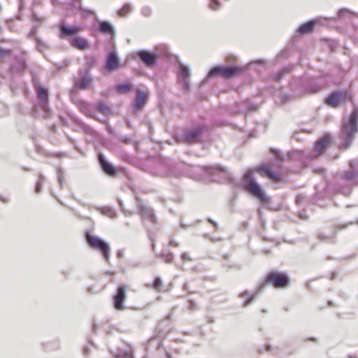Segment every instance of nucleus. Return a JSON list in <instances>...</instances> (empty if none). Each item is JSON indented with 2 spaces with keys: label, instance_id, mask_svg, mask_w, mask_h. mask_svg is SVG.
Returning a JSON list of instances; mask_svg holds the SVG:
<instances>
[{
  "label": "nucleus",
  "instance_id": "f257e3e1",
  "mask_svg": "<svg viewBox=\"0 0 358 358\" xmlns=\"http://www.w3.org/2000/svg\"><path fill=\"white\" fill-rule=\"evenodd\" d=\"M324 103L331 108L345 106L348 102L352 103V110L350 114L342 117L340 138L342 143L340 149H348L358 133V106L353 102V93L350 89H336L332 90L324 99Z\"/></svg>",
  "mask_w": 358,
  "mask_h": 358
},
{
  "label": "nucleus",
  "instance_id": "f03ea898",
  "mask_svg": "<svg viewBox=\"0 0 358 358\" xmlns=\"http://www.w3.org/2000/svg\"><path fill=\"white\" fill-rule=\"evenodd\" d=\"M199 169L211 175L221 173L227 182L232 187H240L244 190L248 191L264 204H268L271 202V198L265 194L263 187L255 179L253 168H249L246 170L240 182L234 178L228 170L219 164L203 166Z\"/></svg>",
  "mask_w": 358,
  "mask_h": 358
},
{
  "label": "nucleus",
  "instance_id": "7ed1b4c3",
  "mask_svg": "<svg viewBox=\"0 0 358 358\" xmlns=\"http://www.w3.org/2000/svg\"><path fill=\"white\" fill-rule=\"evenodd\" d=\"M248 70L249 66H248L231 64L214 65L208 70L206 77L199 83V87L207 84L212 78L220 77L226 80H231L245 73Z\"/></svg>",
  "mask_w": 358,
  "mask_h": 358
},
{
  "label": "nucleus",
  "instance_id": "20e7f679",
  "mask_svg": "<svg viewBox=\"0 0 358 358\" xmlns=\"http://www.w3.org/2000/svg\"><path fill=\"white\" fill-rule=\"evenodd\" d=\"M180 165L169 158H163L153 162L148 172L155 176L179 177L181 174Z\"/></svg>",
  "mask_w": 358,
  "mask_h": 358
},
{
  "label": "nucleus",
  "instance_id": "39448f33",
  "mask_svg": "<svg viewBox=\"0 0 358 358\" xmlns=\"http://www.w3.org/2000/svg\"><path fill=\"white\" fill-rule=\"evenodd\" d=\"M290 284V278L286 272L272 270L268 272L259 282L256 292H262L266 285H271L275 289H284L289 287Z\"/></svg>",
  "mask_w": 358,
  "mask_h": 358
},
{
  "label": "nucleus",
  "instance_id": "423d86ee",
  "mask_svg": "<svg viewBox=\"0 0 358 358\" xmlns=\"http://www.w3.org/2000/svg\"><path fill=\"white\" fill-rule=\"evenodd\" d=\"M32 81L36 92V94L41 98L40 101L36 103L33 108L32 116L34 118H40L41 116L38 115V110H42L43 114L41 117L44 119H48L51 115V110L48 106V92L45 85L39 83L36 76L33 77Z\"/></svg>",
  "mask_w": 358,
  "mask_h": 358
},
{
  "label": "nucleus",
  "instance_id": "0eeeda50",
  "mask_svg": "<svg viewBox=\"0 0 358 358\" xmlns=\"http://www.w3.org/2000/svg\"><path fill=\"white\" fill-rule=\"evenodd\" d=\"M85 239L90 248L101 253L105 262L109 263L110 246L108 241L92 234L90 230L85 231Z\"/></svg>",
  "mask_w": 358,
  "mask_h": 358
},
{
  "label": "nucleus",
  "instance_id": "6e6552de",
  "mask_svg": "<svg viewBox=\"0 0 358 358\" xmlns=\"http://www.w3.org/2000/svg\"><path fill=\"white\" fill-rule=\"evenodd\" d=\"M132 57L138 64H143L146 67L153 69L158 65L160 55L155 50L142 49L134 52Z\"/></svg>",
  "mask_w": 358,
  "mask_h": 358
},
{
  "label": "nucleus",
  "instance_id": "1a4fd4ad",
  "mask_svg": "<svg viewBox=\"0 0 358 358\" xmlns=\"http://www.w3.org/2000/svg\"><path fill=\"white\" fill-rule=\"evenodd\" d=\"M209 131V126L205 124H200L192 128L185 129L182 140L185 143H200L203 140V134Z\"/></svg>",
  "mask_w": 358,
  "mask_h": 358
},
{
  "label": "nucleus",
  "instance_id": "9d476101",
  "mask_svg": "<svg viewBox=\"0 0 358 358\" xmlns=\"http://www.w3.org/2000/svg\"><path fill=\"white\" fill-rule=\"evenodd\" d=\"M91 35L96 37L99 34L106 35L110 40H114L115 37V28L113 23L106 20H98L94 22L90 29Z\"/></svg>",
  "mask_w": 358,
  "mask_h": 358
},
{
  "label": "nucleus",
  "instance_id": "9b49d317",
  "mask_svg": "<svg viewBox=\"0 0 358 358\" xmlns=\"http://www.w3.org/2000/svg\"><path fill=\"white\" fill-rule=\"evenodd\" d=\"M148 98V93L144 90H139L137 91L128 110V113L131 117L134 118H138L139 117V113L147 103Z\"/></svg>",
  "mask_w": 358,
  "mask_h": 358
},
{
  "label": "nucleus",
  "instance_id": "f8f14e48",
  "mask_svg": "<svg viewBox=\"0 0 358 358\" xmlns=\"http://www.w3.org/2000/svg\"><path fill=\"white\" fill-rule=\"evenodd\" d=\"M296 84L304 94H313L321 90V85L317 78L311 76L301 77Z\"/></svg>",
  "mask_w": 358,
  "mask_h": 358
},
{
  "label": "nucleus",
  "instance_id": "ddd939ff",
  "mask_svg": "<svg viewBox=\"0 0 358 358\" xmlns=\"http://www.w3.org/2000/svg\"><path fill=\"white\" fill-rule=\"evenodd\" d=\"M122 66V61L118 57L115 48L108 50L102 71L103 73H111Z\"/></svg>",
  "mask_w": 358,
  "mask_h": 358
},
{
  "label": "nucleus",
  "instance_id": "4468645a",
  "mask_svg": "<svg viewBox=\"0 0 358 358\" xmlns=\"http://www.w3.org/2000/svg\"><path fill=\"white\" fill-rule=\"evenodd\" d=\"M58 36L64 40H69L70 41L76 36L77 34H79L82 29V27L79 25H69L62 20L58 24Z\"/></svg>",
  "mask_w": 358,
  "mask_h": 358
},
{
  "label": "nucleus",
  "instance_id": "2eb2a0df",
  "mask_svg": "<svg viewBox=\"0 0 358 358\" xmlns=\"http://www.w3.org/2000/svg\"><path fill=\"white\" fill-rule=\"evenodd\" d=\"M191 75L190 68L187 65L180 63L177 69V80L182 85L184 92H187L190 90L189 78Z\"/></svg>",
  "mask_w": 358,
  "mask_h": 358
},
{
  "label": "nucleus",
  "instance_id": "dca6fc26",
  "mask_svg": "<svg viewBox=\"0 0 358 358\" xmlns=\"http://www.w3.org/2000/svg\"><path fill=\"white\" fill-rule=\"evenodd\" d=\"M320 22L317 17L310 19L302 24H301L296 29L292 40L293 41L299 39L304 35L312 34L316 27V25Z\"/></svg>",
  "mask_w": 358,
  "mask_h": 358
},
{
  "label": "nucleus",
  "instance_id": "f3484780",
  "mask_svg": "<svg viewBox=\"0 0 358 358\" xmlns=\"http://www.w3.org/2000/svg\"><path fill=\"white\" fill-rule=\"evenodd\" d=\"M351 168L341 173L340 176L345 181L350 182L353 185H358V159H351L348 162Z\"/></svg>",
  "mask_w": 358,
  "mask_h": 358
},
{
  "label": "nucleus",
  "instance_id": "a211bd4d",
  "mask_svg": "<svg viewBox=\"0 0 358 358\" xmlns=\"http://www.w3.org/2000/svg\"><path fill=\"white\" fill-rule=\"evenodd\" d=\"M262 177L270 178L273 182H278L282 179V176L278 173L271 164L262 163L254 169Z\"/></svg>",
  "mask_w": 358,
  "mask_h": 358
},
{
  "label": "nucleus",
  "instance_id": "6ab92c4d",
  "mask_svg": "<svg viewBox=\"0 0 358 358\" xmlns=\"http://www.w3.org/2000/svg\"><path fill=\"white\" fill-rule=\"evenodd\" d=\"M71 118L73 123L79 126L83 131L85 134H90L94 138L99 140L101 145L104 148H109V144L108 143V141L101 138L99 135V134L92 127H90L89 125L84 123L80 119L71 115Z\"/></svg>",
  "mask_w": 358,
  "mask_h": 358
},
{
  "label": "nucleus",
  "instance_id": "aec40b11",
  "mask_svg": "<svg viewBox=\"0 0 358 358\" xmlns=\"http://www.w3.org/2000/svg\"><path fill=\"white\" fill-rule=\"evenodd\" d=\"M127 299V286L120 285L113 294V303L116 310H122L125 308L124 301Z\"/></svg>",
  "mask_w": 358,
  "mask_h": 358
},
{
  "label": "nucleus",
  "instance_id": "412c9836",
  "mask_svg": "<svg viewBox=\"0 0 358 358\" xmlns=\"http://www.w3.org/2000/svg\"><path fill=\"white\" fill-rule=\"evenodd\" d=\"M97 159L101 169L105 174L112 177L117 174L118 169L110 162L103 153L97 154Z\"/></svg>",
  "mask_w": 358,
  "mask_h": 358
},
{
  "label": "nucleus",
  "instance_id": "4be33fe9",
  "mask_svg": "<svg viewBox=\"0 0 358 358\" xmlns=\"http://www.w3.org/2000/svg\"><path fill=\"white\" fill-rule=\"evenodd\" d=\"M233 110L235 113L246 114L257 111L258 106L256 103L245 99L236 102Z\"/></svg>",
  "mask_w": 358,
  "mask_h": 358
},
{
  "label": "nucleus",
  "instance_id": "5701e85b",
  "mask_svg": "<svg viewBox=\"0 0 358 358\" xmlns=\"http://www.w3.org/2000/svg\"><path fill=\"white\" fill-rule=\"evenodd\" d=\"M79 78L73 76L75 80L78 83L77 85L81 87L83 90H89L92 86L93 77L91 72L84 71L83 69L78 70Z\"/></svg>",
  "mask_w": 358,
  "mask_h": 358
},
{
  "label": "nucleus",
  "instance_id": "b1692460",
  "mask_svg": "<svg viewBox=\"0 0 358 358\" xmlns=\"http://www.w3.org/2000/svg\"><path fill=\"white\" fill-rule=\"evenodd\" d=\"M315 192L313 194L312 199H311V203L313 204L317 205L322 208H324V206L320 205L317 201L320 199H330L331 194L329 192V184L328 182H326L324 187L322 189H320L318 185L315 186Z\"/></svg>",
  "mask_w": 358,
  "mask_h": 358
},
{
  "label": "nucleus",
  "instance_id": "393cba45",
  "mask_svg": "<svg viewBox=\"0 0 358 358\" xmlns=\"http://www.w3.org/2000/svg\"><path fill=\"white\" fill-rule=\"evenodd\" d=\"M27 69V64L23 59H18L15 63L12 64L8 69V74L11 77L16 75H22Z\"/></svg>",
  "mask_w": 358,
  "mask_h": 358
},
{
  "label": "nucleus",
  "instance_id": "a878e982",
  "mask_svg": "<svg viewBox=\"0 0 358 358\" xmlns=\"http://www.w3.org/2000/svg\"><path fill=\"white\" fill-rule=\"evenodd\" d=\"M332 138L329 133L323 134L315 143V150L317 152L324 151L331 143Z\"/></svg>",
  "mask_w": 358,
  "mask_h": 358
},
{
  "label": "nucleus",
  "instance_id": "bb28decb",
  "mask_svg": "<svg viewBox=\"0 0 358 358\" xmlns=\"http://www.w3.org/2000/svg\"><path fill=\"white\" fill-rule=\"evenodd\" d=\"M94 108L96 111H98L105 116H113L115 111L112 107L104 101H98L94 104Z\"/></svg>",
  "mask_w": 358,
  "mask_h": 358
},
{
  "label": "nucleus",
  "instance_id": "cd10ccee",
  "mask_svg": "<svg viewBox=\"0 0 358 358\" xmlns=\"http://www.w3.org/2000/svg\"><path fill=\"white\" fill-rule=\"evenodd\" d=\"M71 45L78 50H83L89 47V43L84 37L77 34L70 41Z\"/></svg>",
  "mask_w": 358,
  "mask_h": 358
},
{
  "label": "nucleus",
  "instance_id": "c85d7f7f",
  "mask_svg": "<svg viewBox=\"0 0 358 358\" xmlns=\"http://www.w3.org/2000/svg\"><path fill=\"white\" fill-rule=\"evenodd\" d=\"M139 213L142 217H146L152 223L155 224L157 222V217L155 215L152 209H149L146 206L143 204L138 205Z\"/></svg>",
  "mask_w": 358,
  "mask_h": 358
},
{
  "label": "nucleus",
  "instance_id": "c756f323",
  "mask_svg": "<svg viewBox=\"0 0 358 358\" xmlns=\"http://www.w3.org/2000/svg\"><path fill=\"white\" fill-rule=\"evenodd\" d=\"M80 1L73 0V1L70 3V6L77 9L83 17L86 18L90 16H92L95 15V12L90 8H84L81 6H79L78 3L81 2Z\"/></svg>",
  "mask_w": 358,
  "mask_h": 358
},
{
  "label": "nucleus",
  "instance_id": "7c9ffc66",
  "mask_svg": "<svg viewBox=\"0 0 358 358\" xmlns=\"http://www.w3.org/2000/svg\"><path fill=\"white\" fill-rule=\"evenodd\" d=\"M78 107L80 110L87 117L92 119L96 118V110L94 108V105L91 106L85 101H81L79 103Z\"/></svg>",
  "mask_w": 358,
  "mask_h": 358
},
{
  "label": "nucleus",
  "instance_id": "2f4dec72",
  "mask_svg": "<svg viewBox=\"0 0 358 358\" xmlns=\"http://www.w3.org/2000/svg\"><path fill=\"white\" fill-rule=\"evenodd\" d=\"M239 297L244 299L242 307L245 308L255 300L256 294L245 290L239 294Z\"/></svg>",
  "mask_w": 358,
  "mask_h": 358
},
{
  "label": "nucleus",
  "instance_id": "473e14b6",
  "mask_svg": "<svg viewBox=\"0 0 358 358\" xmlns=\"http://www.w3.org/2000/svg\"><path fill=\"white\" fill-rule=\"evenodd\" d=\"M223 262H222V266L227 268H233L239 270L242 268V266L241 264L235 262L230 259V255L229 254H224L223 255Z\"/></svg>",
  "mask_w": 358,
  "mask_h": 358
},
{
  "label": "nucleus",
  "instance_id": "72a5a7b5",
  "mask_svg": "<svg viewBox=\"0 0 358 358\" xmlns=\"http://www.w3.org/2000/svg\"><path fill=\"white\" fill-rule=\"evenodd\" d=\"M132 89V85L129 82H123L116 85L115 90L120 94H127Z\"/></svg>",
  "mask_w": 358,
  "mask_h": 358
},
{
  "label": "nucleus",
  "instance_id": "f704fd0d",
  "mask_svg": "<svg viewBox=\"0 0 358 358\" xmlns=\"http://www.w3.org/2000/svg\"><path fill=\"white\" fill-rule=\"evenodd\" d=\"M99 211L103 215L110 218H115L117 217V212L114 208L110 206H103L99 208Z\"/></svg>",
  "mask_w": 358,
  "mask_h": 358
},
{
  "label": "nucleus",
  "instance_id": "c9c22d12",
  "mask_svg": "<svg viewBox=\"0 0 358 358\" xmlns=\"http://www.w3.org/2000/svg\"><path fill=\"white\" fill-rule=\"evenodd\" d=\"M171 331V329H169L167 331H165L161 325H159L156 327L155 330V335L150 339L148 342V345H150L151 343L155 340V338H159L160 339L164 338L167 334Z\"/></svg>",
  "mask_w": 358,
  "mask_h": 358
},
{
  "label": "nucleus",
  "instance_id": "e433bc0d",
  "mask_svg": "<svg viewBox=\"0 0 358 358\" xmlns=\"http://www.w3.org/2000/svg\"><path fill=\"white\" fill-rule=\"evenodd\" d=\"M96 62V58L95 56H94V55L87 56L85 57V68L83 69V70L91 72V70L94 66Z\"/></svg>",
  "mask_w": 358,
  "mask_h": 358
},
{
  "label": "nucleus",
  "instance_id": "4c0bfd02",
  "mask_svg": "<svg viewBox=\"0 0 358 358\" xmlns=\"http://www.w3.org/2000/svg\"><path fill=\"white\" fill-rule=\"evenodd\" d=\"M305 156V152L302 150H292L287 154V157L292 159L301 160Z\"/></svg>",
  "mask_w": 358,
  "mask_h": 358
},
{
  "label": "nucleus",
  "instance_id": "58836bf2",
  "mask_svg": "<svg viewBox=\"0 0 358 358\" xmlns=\"http://www.w3.org/2000/svg\"><path fill=\"white\" fill-rule=\"evenodd\" d=\"M271 153L273 155L276 160V164L282 162L285 159V157L283 153H282L280 150L275 148H272L271 150Z\"/></svg>",
  "mask_w": 358,
  "mask_h": 358
},
{
  "label": "nucleus",
  "instance_id": "ea45409f",
  "mask_svg": "<svg viewBox=\"0 0 358 358\" xmlns=\"http://www.w3.org/2000/svg\"><path fill=\"white\" fill-rule=\"evenodd\" d=\"M352 14V12L350 9L346 8H341L338 10L336 15L334 17V20H340L348 15H351Z\"/></svg>",
  "mask_w": 358,
  "mask_h": 358
},
{
  "label": "nucleus",
  "instance_id": "a19ab883",
  "mask_svg": "<svg viewBox=\"0 0 358 358\" xmlns=\"http://www.w3.org/2000/svg\"><path fill=\"white\" fill-rule=\"evenodd\" d=\"M155 255L159 258H161L164 262L167 264H171L173 262V255L171 252H169L168 254L162 252L159 254H155Z\"/></svg>",
  "mask_w": 358,
  "mask_h": 358
},
{
  "label": "nucleus",
  "instance_id": "79ce46f5",
  "mask_svg": "<svg viewBox=\"0 0 358 358\" xmlns=\"http://www.w3.org/2000/svg\"><path fill=\"white\" fill-rule=\"evenodd\" d=\"M317 238L321 241L331 243H334L336 240L335 234L327 236L324 234L323 233H318Z\"/></svg>",
  "mask_w": 358,
  "mask_h": 358
},
{
  "label": "nucleus",
  "instance_id": "37998d69",
  "mask_svg": "<svg viewBox=\"0 0 358 358\" xmlns=\"http://www.w3.org/2000/svg\"><path fill=\"white\" fill-rule=\"evenodd\" d=\"M36 48L40 52H43L45 49L48 48L46 43L43 41L40 37H35Z\"/></svg>",
  "mask_w": 358,
  "mask_h": 358
},
{
  "label": "nucleus",
  "instance_id": "c03bdc74",
  "mask_svg": "<svg viewBox=\"0 0 358 358\" xmlns=\"http://www.w3.org/2000/svg\"><path fill=\"white\" fill-rule=\"evenodd\" d=\"M132 10V6L129 3H126L123 6L118 10V15L120 16L125 15L127 13Z\"/></svg>",
  "mask_w": 358,
  "mask_h": 358
},
{
  "label": "nucleus",
  "instance_id": "a18cd8bd",
  "mask_svg": "<svg viewBox=\"0 0 358 358\" xmlns=\"http://www.w3.org/2000/svg\"><path fill=\"white\" fill-rule=\"evenodd\" d=\"M289 67H284L280 69L277 73H275L273 78L275 80H280L285 75L286 72L289 69Z\"/></svg>",
  "mask_w": 358,
  "mask_h": 358
},
{
  "label": "nucleus",
  "instance_id": "49530a36",
  "mask_svg": "<svg viewBox=\"0 0 358 358\" xmlns=\"http://www.w3.org/2000/svg\"><path fill=\"white\" fill-rule=\"evenodd\" d=\"M116 137L123 143H131L133 142V138L130 136L117 134Z\"/></svg>",
  "mask_w": 358,
  "mask_h": 358
},
{
  "label": "nucleus",
  "instance_id": "de8ad7c7",
  "mask_svg": "<svg viewBox=\"0 0 358 358\" xmlns=\"http://www.w3.org/2000/svg\"><path fill=\"white\" fill-rule=\"evenodd\" d=\"M63 173H64V170H63L62 168H61V167H57V179H58V181H59V186H60V187L62 189L64 187Z\"/></svg>",
  "mask_w": 358,
  "mask_h": 358
},
{
  "label": "nucleus",
  "instance_id": "09e8293b",
  "mask_svg": "<svg viewBox=\"0 0 358 358\" xmlns=\"http://www.w3.org/2000/svg\"><path fill=\"white\" fill-rule=\"evenodd\" d=\"M153 285L157 291H161L162 289V281L159 276H156L154 278Z\"/></svg>",
  "mask_w": 358,
  "mask_h": 358
},
{
  "label": "nucleus",
  "instance_id": "8fccbe9b",
  "mask_svg": "<svg viewBox=\"0 0 358 358\" xmlns=\"http://www.w3.org/2000/svg\"><path fill=\"white\" fill-rule=\"evenodd\" d=\"M221 6V3L220 0H210V3L208 7L210 9L213 10H216L219 9Z\"/></svg>",
  "mask_w": 358,
  "mask_h": 358
},
{
  "label": "nucleus",
  "instance_id": "3c124183",
  "mask_svg": "<svg viewBox=\"0 0 358 358\" xmlns=\"http://www.w3.org/2000/svg\"><path fill=\"white\" fill-rule=\"evenodd\" d=\"M73 86L70 90V96L71 99H73V96L80 90H83L81 87L77 85V82L75 80V79L73 78Z\"/></svg>",
  "mask_w": 358,
  "mask_h": 358
},
{
  "label": "nucleus",
  "instance_id": "603ef678",
  "mask_svg": "<svg viewBox=\"0 0 358 358\" xmlns=\"http://www.w3.org/2000/svg\"><path fill=\"white\" fill-rule=\"evenodd\" d=\"M187 303H188V309L191 312H194L198 309V305L194 300L189 299L187 301Z\"/></svg>",
  "mask_w": 358,
  "mask_h": 358
},
{
  "label": "nucleus",
  "instance_id": "864d4df0",
  "mask_svg": "<svg viewBox=\"0 0 358 358\" xmlns=\"http://www.w3.org/2000/svg\"><path fill=\"white\" fill-rule=\"evenodd\" d=\"M12 53V50L8 48H3L0 45V59L4 58Z\"/></svg>",
  "mask_w": 358,
  "mask_h": 358
},
{
  "label": "nucleus",
  "instance_id": "5fc2aeb1",
  "mask_svg": "<svg viewBox=\"0 0 358 358\" xmlns=\"http://www.w3.org/2000/svg\"><path fill=\"white\" fill-rule=\"evenodd\" d=\"M290 50L289 48H285L282 50L276 56L277 59H280L282 57H287L289 55Z\"/></svg>",
  "mask_w": 358,
  "mask_h": 358
},
{
  "label": "nucleus",
  "instance_id": "6e6d98bb",
  "mask_svg": "<svg viewBox=\"0 0 358 358\" xmlns=\"http://www.w3.org/2000/svg\"><path fill=\"white\" fill-rule=\"evenodd\" d=\"M141 14L145 17H150L152 14V9L149 6H143L141 8Z\"/></svg>",
  "mask_w": 358,
  "mask_h": 358
},
{
  "label": "nucleus",
  "instance_id": "4d7b16f0",
  "mask_svg": "<svg viewBox=\"0 0 358 358\" xmlns=\"http://www.w3.org/2000/svg\"><path fill=\"white\" fill-rule=\"evenodd\" d=\"M37 31H38L37 25L34 24L31 31L29 33V37L30 38H34L35 40V37H37L36 36Z\"/></svg>",
  "mask_w": 358,
  "mask_h": 358
},
{
  "label": "nucleus",
  "instance_id": "13d9d810",
  "mask_svg": "<svg viewBox=\"0 0 358 358\" xmlns=\"http://www.w3.org/2000/svg\"><path fill=\"white\" fill-rule=\"evenodd\" d=\"M291 99V96L287 93H282L280 95V100L282 103H287Z\"/></svg>",
  "mask_w": 358,
  "mask_h": 358
},
{
  "label": "nucleus",
  "instance_id": "bf43d9fd",
  "mask_svg": "<svg viewBox=\"0 0 358 358\" xmlns=\"http://www.w3.org/2000/svg\"><path fill=\"white\" fill-rule=\"evenodd\" d=\"M306 196L302 194H298L295 197V203L297 206H300L305 200Z\"/></svg>",
  "mask_w": 358,
  "mask_h": 358
},
{
  "label": "nucleus",
  "instance_id": "052dcab7",
  "mask_svg": "<svg viewBox=\"0 0 358 358\" xmlns=\"http://www.w3.org/2000/svg\"><path fill=\"white\" fill-rule=\"evenodd\" d=\"M272 350H273L272 346H271L269 343H266V344L265 345V348H264V349H263V348H259V349H258V352H259V354H262V353H263V352H264V350H266V351H267V352H271V351H272Z\"/></svg>",
  "mask_w": 358,
  "mask_h": 358
},
{
  "label": "nucleus",
  "instance_id": "680f3d73",
  "mask_svg": "<svg viewBox=\"0 0 358 358\" xmlns=\"http://www.w3.org/2000/svg\"><path fill=\"white\" fill-rule=\"evenodd\" d=\"M31 17L36 23H41L43 20L42 17H39L36 13L34 12L31 13Z\"/></svg>",
  "mask_w": 358,
  "mask_h": 358
},
{
  "label": "nucleus",
  "instance_id": "e2e57ef3",
  "mask_svg": "<svg viewBox=\"0 0 358 358\" xmlns=\"http://www.w3.org/2000/svg\"><path fill=\"white\" fill-rule=\"evenodd\" d=\"M107 131L112 135H114L115 136H117V134L115 132V129L110 126L109 124L106 126Z\"/></svg>",
  "mask_w": 358,
  "mask_h": 358
},
{
  "label": "nucleus",
  "instance_id": "0e129e2a",
  "mask_svg": "<svg viewBox=\"0 0 358 358\" xmlns=\"http://www.w3.org/2000/svg\"><path fill=\"white\" fill-rule=\"evenodd\" d=\"M90 351H91V349H90V348L89 346H87V345L84 346V348L83 349V356L85 358H87L89 355H90Z\"/></svg>",
  "mask_w": 358,
  "mask_h": 358
},
{
  "label": "nucleus",
  "instance_id": "69168bd1",
  "mask_svg": "<svg viewBox=\"0 0 358 358\" xmlns=\"http://www.w3.org/2000/svg\"><path fill=\"white\" fill-rule=\"evenodd\" d=\"M110 352L115 358H123V355L119 350H111Z\"/></svg>",
  "mask_w": 358,
  "mask_h": 358
},
{
  "label": "nucleus",
  "instance_id": "338daca9",
  "mask_svg": "<svg viewBox=\"0 0 358 358\" xmlns=\"http://www.w3.org/2000/svg\"><path fill=\"white\" fill-rule=\"evenodd\" d=\"M207 220L209 223H210L215 229V230H218L219 229V225L218 224L214 221L213 219H211L210 217H208L207 218Z\"/></svg>",
  "mask_w": 358,
  "mask_h": 358
},
{
  "label": "nucleus",
  "instance_id": "774afa93",
  "mask_svg": "<svg viewBox=\"0 0 358 358\" xmlns=\"http://www.w3.org/2000/svg\"><path fill=\"white\" fill-rule=\"evenodd\" d=\"M298 216L300 219L303 220H307L308 218V216L303 212H299Z\"/></svg>",
  "mask_w": 358,
  "mask_h": 358
}]
</instances>
